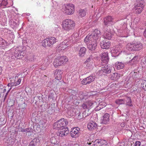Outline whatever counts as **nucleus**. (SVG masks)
Instances as JSON below:
<instances>
[{"label": "nucleus", "mask_w": 146, "mask_h": 146, "mask_svg": "<svg viewBox=\"0 0 146 146\" xmlns=\"http://www.w3.org/2000/svg\"><path fill=\"white\" fill-rule=\"evenodd\" d=\"M93 144L94 146H100V139H98L96 140L94 142Z\"/></svg>", "instance_id": "nucleus-42"}, {"label": "nucleus", "mask_w": 146, "mask_h": 146, "mask_svg": "<svg viewBox=\"0 0 146 146\" xmlns=\"http://www.w3.org/2000/svg\"><path fill=\"white\" fill-rule=\"evenodd\" d=\"M113 19L111 16H108L104 19V23L105 25L111 24L113 22Z\"/></svg>", "instance_id": "nucleus-19"}, {"label": "nucleus", "mask_w": 146, "mask_h": 146, "mask_svg": "<svg viewBox=\"0 0 146 146\" xmlns=\"http://www.w3.org/2000/svg\"><path fill=\"white\" fill-rule=\"evenodd\" d=\"M95 77L93 74H92L88 77L84 78L82 81V83L83 84H89L94 81Z\"/></svg>", "instance_id": "nucleus-10"}, {"label": "nucleus", "mask_w": 146, "mask_h": 146, "mask_svg": "<svg viewBox=\"0 0 146 146\" xmlns=\"http://www.w3.org/2000/svg\"><path fill=\"white\" fill-rule=\"evenodd\" d=\"M110 115L108 113H105L101 118V123L105 124H109L110 120Z\"/></svg>", "instance_id": "nucleus-13"}, {"label": "nucleus", "mask_w": 146, "mask_h": 146, "mask_svg": "<svg viewBox=\"0 0 146 146\" xmlns=\"http://www.w3.org/2000/svg\"><path fill=\"white\" fill-rule=\"evenodd\" d=\"M21 79L20 78H19L18 80L16 82V85L17 86L19 85L21 81Z\"/></svg>", "instance_id": "nucleus-52"}, {"label": "nucleus", "mask_w": 146, "mask_h": 146, "mask_svg": "<svg viewBox=\"0 0 146 146\" xmlns=\"http://www.w3.org/2000/svg\"><path fill=\"white\" fill-rule=\"evenodd\" d=\"M111 52L112 55L114 56L118 55L120 53V52L117 50V49H116V48L112 50Z\"/></svg>", "instance_id": "nucleus-34"}, {"label": "nucleus", "mask_w": 146, "mask_h": 146, "mask_svg": "<svg viewBox=\"0 0 146 146\" xmlns=\"http://www.w3.org/2000/svg\"><path fill=\"white\" fill-rule=\"evenodd\" d=\"M49 60H50L49 58L47 57L45 58V59L44 61L45 62H48V63H47V64H48L49 63H50Z\"/></svg>", "instance_id": "nucleus-53"}, {"label": "nucleus", "mask_w": 146, "mask_h": 146, "mask_svg": "<svg viewBox=\"0 0 146 146\" xmlns=\"http://www.w3.org/2000/svg\"><path fill=\"white\" fill-rule=\"evenodd\" d=\"M110 45V42L108 40L104 39L100 42V46L102 48L108 49Z\"/></svg>", "instance_id": "nucleus-14"}, {"label": "nucleus", "mask_w": 146, "mask_h": 146, "mask_svg": "<svg viewBox=\"0 0 146 146\" xmlns=\"http://www.w3.org/2000/svg\"><path fill=\"white\" fill-rule=\"evenodd\" d=\"M80 129L78 127L74 128L70 132V135L73 138L78 137L81 134Z\"/></svg>", "instance_id": "nucleus-8"}, {"label": "nucleus", "mask_w": 146, "mask_h": 146, "mask_svg": "<svg viewBox=\"0 0 146 146\" xmlns=\"http://www.w3.org/2000/svg\"><path fill=\"white\" fill-rule=\"evenodd\" d=\"M42 46L44 47H46L47 46L50 47L51 45L49 39L47 38L44 39L42 44Z\"/></svg>", "instance_id": "nucleus-27"}, {"label": "nucleus", "mask_w": 146, "mask_h": 146, "mask_svg": "<svg viewBox=\"0 0 146 146\" xmlns=\"http://www.w3.org/2000/svg\"><path fill=\"white\" fill-rule=\"evenodd\" d=\"M97 126L96 123L94 122L91 121L88 124L87 128L90 130H93L96 129Z\"/></svg>", "instance_id": "nucleus-22"}, {"label": "nucleus", "mask_w": 146, "mask_h": 146, "mask_svg": "<svg viewBox=\"0 0 146 146\" xmlns=\"http://www.w3.org/2000/svg\"><path fill=\"white\" fill-rule=\"evenodd\" d=\"M115 66L116 68L119 70L123 68L124 66V64L121 62H117L115 64Z\"/></svg>", "instance_id": "nucleus-28"}, {"label": "nucleus", "mask_w": 146, "mask_h": 146, "mask_svg": "<svg viewBox=\"0 0 146 146\" xmlns=\"http://www.w3.org/2000/svg\"><path fill=\"white\" fill-rule=\"evenodd\" d=\"M115 103L118 105L125 104V100L124 99H118L115 101Z\"/></svg>", "instance_id": "nucleus-37"}, {"label": "nucleus", "mask_w": 146, "mask_h": 146, "mask_svg": "<svg viewBox=\"0 0 146 146\" xmlns=\"http://www.w3.org/2000/svg\"><path fill=\"white\" fill-rule=\"evenodd\" d=\"M51 143L54 145H57L58 141L57 139L55 137H52L50 139Z\"/></svg>", "instance_id": "nucleus-40"}, {"label": "nucleus", "mask_w": 146, "mask_h": 146, "mask_svg": "<svg viewBox=\"0 0 146 146\" xmlns=\"http://www.w3.org/2000/svg\"><path fill=\"white\" fill-rule=\"evenodd\" d=\"M89 43H91L90 44L88 45V48L89 50H91L92 51H94L96 49V48L97 46V42L93 41H88Z\"/></svg>", "instance_id": "nucleus-16"}, {"label": "nucleus", "mask_w": 146, "mask_h": 146, "mask_svg": "<svg viewBox=\"0 0 146 146\" xmlns=\"http://www.w3.org/2000/svg\"><path fill=\"white\" fill-rule=\"evenodd\" d=\"M81 115L82 116L83 113L82 114L81 113H80V112H79V114L78 115V118L79 119H80L82 118V117H81Z\"/></svg>", "instance_id": "nucleus-54"}, {"label": "nucleus", "mask_w": 146, "mask_h": 146, "mask_svg": "<svg viewBox=\"0 0 146 146\" xmlns=\"http://www.w3.org/2000/svg\"><path fill=\"white\" fill-rule=\"evenodd\" d=\"M7 86H8L12 87L11 86V83H9L8 84Z\"/></svg>", "instance_id": "nucleus-62"}, {"label": "nucleus", "mask_w": 146, "mask_h": 146, "mask_svg": "<svg viewBox=\"0 0 146 146\" xmlns=\"http://www.w3.org/2000/svg\"><path fill=\"white\" fill-rule=\"evenodd\" d=\"M138 73L137 72H132L130 74V77H132L133 79L137 78Z\"/></svg>", "instance_id": "nucleus-41"}, {"label": "nucleus", "mask_w": 146, "mask_h": 146, "mask_svg": "<svg viewBox=\"0 0 146 146\" xmlns=\"http://www.w3.org/2000/svg\"><path fill=\"white\" fill-rule=\"evenodd\" d=\"M14 17V15L13 13L10 12L8 13V18L9 20V22L10 23L11 22H12V21L13 20V19Z\"/></svg>", "instance_id": "nucleus-33"}, {"label": "nucleus", "mask_w": 146, "mask_h": 146, "mask_svg": "<svg viewBox=\"0 0 146 146\" xmlns=\"http://www.w3.org/2000/svg\"><path fill=\"white\" fill-rule=\"evenodd\" d=\"M68 123L67 120L62 118L58 120L57 122L55 123L53 125V128L54 129L58 130L61 129L62 128H66L65 126L67 125Z\"/></svg>", "instance_id": "nucleus-4"}, {"label": "nucleus", "mask_w": 146, "mask_h": 146, "mask_svg": "<svg viewBox=\"0 0 146 146\" xmlns=\"http://www.w3.org/2000/svg\"><path fill=\"white\" fill-rule=\"evenodd\" d=\"M138 3L134 8L135 13L138 14L141 13L143 10L144 4V0H138Z\"/></svg>", "instance_id": "nucleus-7"}, {"label": "nucleus", "mask_w": 146, "mask_h": 146, "mask_svg": "<svg viewBox=\"0 0 146 146\" xmlns=\"http://www.w3.org/2000/svg\"><path fill=\"white\" fill-rule=\"evenodd\" d=\"M129 51H135L139 50L143 48L142 44L140 42H135L132 43H128L126 47Z\"/></svg>", "instance_id": "nucleus-3"}, {"label": "nucleus", "mask_w": 146, "mask_h": 146, "mask_svg": "<svg viewBox=\"0 0 146 146\" xmlns=\"http://www.w3.org/2000/svg\"><path fill=\"white\" fill-rule=\"evenodd\" d=\"M79 38L78 35L76 33L72 35V36L70 37L69 39L70 43H75L77 42Z\"/></svg>", "instance_id": "nucleus-17"}, {"label": "nucleus", "mask_w": 146, "mask_h": 146, "mask_svg": "<svg viewBox=\"0 0 146 146\" xmlns=\"http://www.w3.org/2000/svg\"><path fill=\"white\" fill-rule=\"evenodd\" d=\"M68 42L69 43V42L68 41L67 42V40H65L64 41V43L66 44L67 45H68L69 44V43H68Z\"/></svg>", "instance_id": "nucleus-60"}, {"label": "nucleus", "mask_w": 146, "mask_h": 146, "mask_svg": "<svg viewBox=\"0 0 146 146\" xmlns=\"http://www.w3.org/2000/svg\"><path fill=\"white\" fill-rule=\"evenodd\" d=\"M10 23L13 26V28L17 27L20 23L19 20L18 19L17 20H15V21L13 20L12 21V22H11Z\"/></svg>", "instance_id": "nucleus-31"}, {"label": "nucleus", "mask_w": 146, "mask_h": 146, "mask_svg": "<svg viewBox=\"0 0 146 146\" xmlns=\"http://www.w3.org/2000/svg\"><path fill=\"white\" fill-rule=\"evenodd\" d=\"M48 38L49 39L50 42V44L51 46L54 43H55L56 42V38L54 37H50Z\"/></svg>", "instance_id": "nucleus-39"}, {"label": "nucleus", "mask_w": 146, "mask_h": 146, "mask_svg": "<svg viewBox=\"0 0 146 146\" xmlns=\"http://www.w3.org/2000/svg\"><path fill=\"white\" fill-rule=\"evenodd\" d=\"M11 88L9 90L7 91V93H9V92L10 91V90H11Z\"/></svg>", "instance_id": "nucleus-64"}, {"label": "nucleus", "mask_w": 146, "mask_h": 146, "mask_svg": "<svg viewBox=\"0 0 146 146\" xmlns=\"http://www.w3.org/2000/svg\"><path fill=\"white\" fill-rule=\"evenodd\" d=\"M2 71V68L0 66V75H1Z\"/></svg>", "instance_id": "nucleus-58"}, {"label": "nucleus", "mask_w": 146, "mask_h": 146, "mask_svg": "<svg viewBox=\"0 0 146 146\" xmlns=\"http://www.w3.org/2000/svg\"><path fill=\"white\" fill-rule=\"evenodd\" d=\"M18 129L19 131L23 132L24 129H23L22 127L20 125H19L18 126Z\"/></svg>", "instance_id": "nucleus-49"}, {"label": "nucleus", "mask_w": 146, "mask_h": 146, "mask_svg": "<svg viewBox=\"0 0 146 146\" xmlns=\"http://www.w3.org/2000/svg\"><path fill=\"white\" fill-rule=\"evenodd\" d=\"M8 46L7 42L2 38H0V48L4 49Z\"/></svg>", "instance_id": "nucleus-24"}, {"label": "nucleus", "mask_w": 146, "mask_h": 146, "mask_svg": "<svg viewBox=\"0 0 146 146\" xmlns=\"http://www.w3.org/2000/svg\"><path fill=\"white\" fill-rule=\"evenodd\" d=\"M93 59L92 58V56L90 55L87 58L86 61L85 62L86 64H91V63L93 62Z\"/></svg>", "instance_id": "nucleus-32"}, {"label": "nucleus", "mask_w": 146, "mask_h": 146, "mask_svg": "<svg viewBox=\"0 0 146 146\" xmlns=\"http://www.w3.org/2000/svg\"><path fill=\"white\" fill-rule=\"evenodd\" d=\"M33 131L32 129L30 127L25 129H24L23 132H26L27 133L32 132Z\"/></svg>", "instance_id": "nucleus-45"}, {"label": "nucleus", "mask_w": 146, "mask_h": 146, "mask_svg": "<svg viewBox=\"0 0 146 146\" xmlns=\"http://www.w3.org/2000/svg\"><path fill=\"white\" fill-rule=\"evenodd\" d=\"M124 100H125V102H126L125 104L126 106L129 107L133 106V105L132 104V100L130 97L127 96L125 98H124Z\"/></svg>", "instance_id": "nucleus-25"}, {"label": "nucleus", "mask_w": 146, "mask_h": 146, "mask_svg": "<svg viewBox=\"0 0 146 146\" xmlns=\"http://www.w3.org/2000/svg\"><path fill=\"white\" fill-rule=\"evenodd\" d=\"M64 11V13L67 15H70L73 14L74 12V8L73 5H66L65 7Z\"/></svg>", "instance_id": "nucleus-9"}, {"label": "nucleus", "mask_w": 146, "mask_h": 146, "mask_svg": "<svg viewBox=\"0 0 146 146\" xmlns=\"http://www.w3.org/2000/svg\"><path fill=\"white\" fill-rule=\"evenodd\" d=\"M54 94L53 93H50L49 94L48 97V98L54 100Z\"/></svg>", "instance_id": "nucleus-46"}, {"label": "nucleus", "mask_w": 146, "mask_h": 146, "mask_svg": "<svg viewBox=\"0 0 146 146\" xmlns=\"http://www.w3.org/2000/svg\"><path fill=\"white\" fill-rule=\"evenodd\" d=\"M68 61L67 57L65 56H62L58 57L55 59L53 62V65L54 67H57L59 66L62 65V64H65Z\"/></svg>", "instance_id": "nucleus-5"}, {"label": "nucleus", "mask_w": 146, "mask_h": 146, "mask_svg": "<svg viewBox=\"0 0 146 146\" xmlns=\"http://www.w3.org/2000/svg\"><path fill=\"white\" fill-rule=\"evenodd\" d=\"M116 146H124L123 145H121L120 144H118Z\"/></svg>", "instance_id": "nucleus-63"}, {"label": "nucleus", "mask_w": 146, "mask_h": 146, "mask_svg": "<svg viewBox=\"0 0 146 146\" xmlns=\"http://www.w3.org/2000/svg\"><path fill=\"white\" fill-rule=\"evenodd\" d=\"M101 33L100 30L98 29H96L92 32L90 35L89 34L84 39V42H88V41H99L101 37Z\"/></svg>", "instance_id": "nucleus-1"}, {"label": "nucleus", "mask_w": 146, "mask_h": 146, "mask_svg": "<svg viewBox=\"0 0 146 146\" xmlns=\"http://www.w3.org/2000/svg\"><path fill=\"white\" fill-rule=\"evenodd\" d=\"M141 142L139 141H136L135 143V146H140Z\"/></svg>", "instance_id": "nucleus-51"}, {"label": "nucleus", "mask_w": 146, "mask_h": 146, "mask_svg": "<svg viewBox=\"0 0 146 146\" xmlns=\"http://www.w3.org/2000/svg\"><path fill=\"white\" fill-rule=\"evenodd\" d=\"M5 142L9 145L13 144L14 142V139L11 138H7Z\"/></svg>", "instance_id": "nucleus-36"}, {"label": "nucleus", "mask_w": 146, "mask_h": 146, "mask_svg": "<svg viewBox=\"0 0 146 146\" xmlns=\"http://www.w3.org/2000/svg\"><path fill=\"white\" fill-rule=\"evenodd\" d=\"M8 93L7 92L6 94H5V97H4V100L5 99V98H6L7 96V95H8Z\"/></svg>", "instance_id": "nucleus-59"}, {"label": "nucleus", "mask_w": 146, "mask_h": 146, "mask_svg": "<svg viewBox=\"0 0 146 146\" xmlns=\"http://www.w3.org/2000/svg\"><path fill=\"white\" fill-rule=\"evenodd\" d=\"M107 29L108 30H104V35L105 38L108 40L111 39L112 37L113 36V33L111 31L110 29Z\"/></svg>", "instance_id": "nucleus-18"}, {"label": "nucleus", "mask_w": 146, "mask_h": 146, "mask_svg": "<svg viewBox=\"0 0 146 146\" xmlns=\"http://www.w3.org/2000/svg\"><path fill=\"white\" fill-rule=\"evenodd\" d=\"M11 86L12 87L14 86H17V85H16V82H11Z\"/></svg>", "instance_id": "nucleus-56"}, {"label": "nucleus", "mask_w": 146, "mask_h": 146, "mask_svg": "<svg viewBox=\"0 0 146 146\" xmlns=\"http://www.w3.org/2000/svg\"><path fill=\"white\" fill-rule=\"evenodd\" d=\"M138 56H135L130 61V63L131 65H132L136 63L137 61Z\"/></svg>", "instance_id": "nucleus-38"}, {"label": "nucleus", "mask_w": 146, "mask_h": 146, "mask_svg": "<svg viewBox=\"0 0 146 146\" xmlns=\"http://www.w3.org/2000/svg\"><path fill=\"white\" fill-rule=\"evenodd\" d=\"M82 106L84 109H86L87 108V106L84 103L82 104Z\"/></svg>", "instance_id": "nucleus-55"}, {"label": "nucleus", "mask_w": 146, "mask_h": 146, "mask_svg": "<svg viewBox=\"0 0 146 146\" xmlns=\"http://www.w3.org/2000/svg\"><path fill=\"white\" fill-rule=\"evenodd\" d=\"M102 69L99 71V73L101 74L105 75L107 74L110 73L111 72V68L109 66L106 64H102Z\"/></svg>", "instance_id": "nucleus-6"}, {"label": "nucleus", "mask_w": 146, "mask_h": 146, "mask_svg": "<svg viewBox=\"0 0 146 146\" xmlns=\"http://www.w3.org/2000/svg\"><path fill=\"white\" fill-rule=\"evenodd\" d=\"M69 131L67 127L66 128H62L57 133V135L59 137H64L66 136L69 133Z\"/></svg>", "instance_id": "nucleus-12"}, {"label": "nucleus", "mask_w": 146, "mask_h": 146, "mask_svg": "<svg viewBox=\"0 0 146 146\" xmlns=\"http://www.w3.org/2000/svg\"><path fill=\"white\" fill-rule=\"evenodd\" d=\"M106 27V28L105 29V30H108L107 29V28H108V29H109V28L108 27V26L106 27H104V28H105Z\"/></svg>", "instance_id": "nucleus-61"}, {"label": "nucleus", "mask_w": 146, "mask_h": 146, "mask_svg": "<svg viewBox=\"0 0 146 146\" xmlns=\"http://www.w3.org/2000/svg\"><path fill=\"white\" fill-rule=\"evenodd\" d=\"M8 3L7 0H3L1 2H0V7L2 8H4L5 6H7Z\"/></svg>", "instance_id": "nucleus-35"}, {"label": "nucleus", "mask_w": 146, "mask_h": 146, "mask_svg": "<svg viewBox=\"0 0 146 146\" xmlns=\"http://www.w3.org/2000/svg\"><path fill=\"white\" fill-rule=\"evenodd\" d=\"M40 143V140L39 138H35L30 142L28 146H38Z\"/></svg>", "instance_id": "nucleus-20"}, {"label": "nucleus", "mask_w": 146, "mask_h": 146, "mask_svg": "<svg viewBox=\"0 0 146 146\" xmlns=\"http://www.w3.org/2000/svg\"><path fill=\"white\" fill-rule=\"evenodd\" d=\"M62 27L65 30L69 31L73 30L75 26V23L73 20L66 19L62 22Z\"/></svg>", "instance_id": "nucleus-2"}, {"label": "nucleus", "mask_w": 146, "mask_h": 146, "mask_svg": "<svg viewBox=\"0 0 146 146\" xmlns=\"http://www.w3.org/2000/svg\"><path fill=\"white\" fill-rule=\"evenodd\" d=\"M27 104L25 103V102L23 103L22 104L21 106V108L22 109H25L27 106Z\"/></svg>", "instance_id": "nucleus-50"}, {"label": "nucleus", "mask_w": 146, "mask_h": 146, "mask_svg": "<svg viewBox=\"0 0 146 146\" xmlns=\"http://www.w3.org/2000/svg\"><path fill=\"white\" fill-rule=\"evenodd\" d=\"M103 104H104V105L103 106H102V104H99V105L97 106V110H99L102 108L104 107H105L106 106V105H105L106 104H105L104 102L103 103Z\"/></svg>", "instance_id": "nucleus-43"}, {"label": "nucleus", "mask_w": 146, "mask_h": 146, "mask_svg": "<svg viewBox=\"0 0 146 146\" xmlns=\"http://www.w3.org/2000/svg\"><path fill=\"white\" fill-rule=\"evenodd\" d=\"M86 9H81L79 11L78 13L79 16L81 17L85 16L86 14Z\"/></svg>", "instance_id": "nucleus-30"}, {"label": "nucleus", "mask_w": 146, "mask_h": 146, "mask_svg": "<svg viewBox=\"0 0 146 146\" xmlns=\"http://www.w3.org/2000/svg\"><path fill=\"white\" fill-rule=\"evenodd\" d=\"M119 74L117 73H114L111 74L110 76V78L112 80H116L119 78Z\"/></svg>", "instance_id": "nucleus-26"}, {"label": "nucleus", "mask_w": 146, "mask_h": 146, "mask_svg": "<svg viewBox=\"0 0 146 146\" xmlns=\"http://www.w3.org/2000/svg\"><path fill=\"white\" fill-rule=\"evenodd\" d=\"M63 73L62 71L61 70H56L54 73V75L56 78L58 80L61 79L62 75Z\"/></svg>", "instance_id": "nucleus-21"}, {"label": "nucleus", "mask_w": 146, "mask_h": 146, "mask_svg": "<svg viewBox=\"0 0 146 146\" xmlns=\"http://www.w3.org/2000/svg\"><path fill=\"white\" fill-rule=\"evenodd\" d=\"M86 48L82 47L80 48L78 53V56L81 58L84 57L86 54Z\"/></svg>", "instance_id": "nucleus-23"}, {"label": "nucleus", "mask_w": 146, "mask_h": 146, "mask_svg": "<svg viewBox=\"0 0 146 146\" xmlns=\"http://www.w3.org/2000/svg\"><path fill=\"white\" fill-rule=\"evenodd\" d=\"M39 124L41 127H42V125H43L45 124V122L44 120H41L39 122Z\"/></svg>", "instance_id": "nucleus-47"}, {"label": "nucleus", "mask_w": 146, "mask_h": 146, "mask_svg": "<svg viewBox=\"0 0 146 146\" xmlns=\"http://www.w3.org/2000/svg\"><path fill=\"white\" fill-rule=\"evenodd\" d=\"M107 143L106 141L104 140H100V146H105V145H107Z\"/></svg>", "instance_id": "nucleus-44"}, {"label": "nucleus", "mask_w": 146, "mask_h": 146, "mask_svg": "<svg viewBox=\"0 0 146 146\" xmlns=\"http://www.w3.org/2000/svg\"><path fill=\"white\" fill-rule=\"evenodd\" d=\"M75 111V110L73 108H72L69 109L67 111V113L69 116H72L76 115Z\"/></svg>", "instance_id": "nucleus-29"}, {"label": "nucleus", "mask_w": 146, "mask_h": 146, "mask_svg": "<svg viewBox=\"0 0 146 146\" xmlns=\"http://www.w3.org/2000/svg\"><path fill=\"white\" fill-rule=\"evenodd\" d=\"M143 35L145 37H146V28L144 32Z\"/></svg>", "instance_id": "nucleus-57"}, {"label": "nucleus", "mask_w": 146, "mask_h": 146, "mask_svg": "<svg viewBox=\"0 0 146 146\" xmlns=\"http://www.w3.org/2000/svg\"><path fill=\"white\" fill-rule=\"evenodd\" d=\"M102 62L100 64V66H102V64H107L109 60V58L108 56V53L107 52H104L101 55Z\"/></svg>", "instance_id": "nucleus-11"}, {"label": "nucleus", "mask_w": 146, "mask_h": 146, "mask_svg": "<svg viewBox=\"0 0 146 146\" xmlns=\"http://www.w3.org/2000/svg\"><path fill=\"white\" fill-rule=\"evenodd\" d=\"M22 53H21V51L19 50V48L17 47L15 49L14 52V54L15 57L18 59H20L23 58L24 56L21 54Z\"/></svg>", "instance_id": "nucleus-15"}, {"label": "nucleus", "mask_w": 146, "mask_h": 146, "mask_svg": "<svg viewBox=\"0 0 146 146\" xmlns=\"http://www.w3.org/2000/svg\"><path fill=\"white\" fill-rule=\"evenodd\" d=\"M145 82L143 84L142 83V88L143 90L146 91V81H144Z\"/></svg>", "instance_id": "nucleus-48"}]
</instances>
